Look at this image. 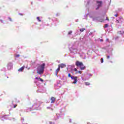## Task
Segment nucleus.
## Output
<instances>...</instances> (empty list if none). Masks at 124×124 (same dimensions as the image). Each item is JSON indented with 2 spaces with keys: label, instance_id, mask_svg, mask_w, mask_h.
I'll list each match as a JSON object with an SVG mask.
<instances>
[{
  "label": "nucleus",
  "instance_id": "f257e3e1",
  "mask_svg": "<svg viewBox=\"0 0 124 124\" xmlns=\"http://www.w3.org/2000/svg\"><path fill=\"white\" fill-rule=\"evenodd\" d=\"M45 68V63H43L40 64H38L37 67V74H43L44 72V69Z\"/></svg>",
  "mask_w": 124,
  "mask_h": 124
},
{
  "label": "nucleus",
  "instance_id": "f03ea898",
  "mask_svg": "<svg viewBox=\"0 0 124 124\" xmlns=\"http://www.w3.org/2000/svg\"><path fill=\"white\" fill-rule=\"evenodd\" d=\"M72 80H74V81L72 82V84H77L78 82V77H71Z\"/></svg>",
  "mask_w": 124,
  "mask_h": 124
},
{
  "label": "nucleus",
  "instance_id": "7ed1b4c3",
  "mask_svg": "<svg viewBox=\"0 0 124 124\" xmlns=\"http://www.w3.org/2000/svg\"><path fill=\"white\" fill-rule=\"evenodd\" d=\"M76 66H79V67H80V66H82V65H83V62H80L79 61H77L76 62Z\"/></svg>",
  "mask_w": 124,
  "mask_h": 124
},
{
  "label": "nucleus",
  "instance_id": "20e7f679",
  "mask_svg": "<svg viewBox=\"0 0 124 124\" xmlns=\"http://www.w3.org/2000/svg\"><path fill=\"white\" fill-rule=\"evenodd\" d=\"M59 67H60L61 68H64V67H66V65L65 64H63V63H61L60 64H59L58 65Z\"/></svg>",
  "mask_w": 124,
  "mask_h": 124
},
{
  "label": "nucleus",
  "instance_id": "39448f33",
  "mask_svg": "<svg viewBox=\"0 0 124 124\" xmlns=\"http://www.w3.org/2000/svg\"><path fill=\"white\" fill-rule=\"evenodd\" d=\"M13 66V64L12 63H9L7 66L8 69H11Z\"/></svg>",
  "mask_w": 124,
  "mask_h": 124
},
{
  "label": "nucleus",
  "instance_id": "423d86ee",
  "mask_svg": "<svg viewBox=\"0 0 124 124\" xmlns=\"http://www.w3.org/2000/svg\"><path fill=\"white\" fill-rule=\"evenodd\" d=\"M51 103H54V102H55V101H56V98L55 97H52L51 98Z\"/></svg>",
  "mask_w": 124,
  "mask_h": 124
},
{
  "label": "nucleus",
  "instance_id": "0eeeda50",
  "mask_svg": "<svg viewBox=\"0 0 124 124\" xmlns=\"http://www.w3.org/2000/svg\"><path fill=\"white\" fill-rule=\"evenodd\" d=\"M80 68L81 70H84L85 68H86V66H84V64H83L82 66H80Z\"/></svg>",
  "mask_w": 124,
  "mask_h": 124
},
{
  "label": "nucleus",
  "instance_id": "6e6552de",
  "mask_svg": "<svg viewBox=\"0 0 124 124\" xmlns=\"http://www.w3.org/2000/svg\"><path fill=\"white\" fill-rule=\"evenodd\" d=\"M24 68H25V66H23L21 68H19L18 71L22 72V71L24 70Z\"/></svg>",
  "mask_w": 124,
  "mask_h": 124
},
{
  "label": "nucleus",
  "instance_id": "1a4fd4ad",
  "mask_svg": "<svg viewBox=\"0 0 124 124\" xmlns=\"http://www.w3.org/2000/svg\"><path fill=\"white\" fill-rule=\"evenodd\" d=\"M35 79H36V80H39L40 81H41V82H44V80H43V79H42V78H35Z\"/></svg>",
  "mask_w": 124,
  "mask_h": 124
},
{
  "label": "nucleus",
  "instance_id": "9d476101",
  "mask_svg": "<svg viewBox=\"0 0 124 124\" xmlns=\"http://www.w3.org/2000/svg\"><path fill=\"white\" fill-rule=\"evenodd\" d=\"M97 4L98 5V7H100V6H101V1H97Z\"/></svg>",
  "mask_w": 124,
  "mask_h": 124
},
{
  "label": "nucleus",
  "instance_id": "9b49d317",
  "mask_svg": "<svg viewBox=\"0 0 124 124\" xmlns=\"http://www.w3.org/2000/svg\"><path fill=\"white\" fill-rule=\"evenodd\" d=\"M60 69H61V68L60 67H58V68L56 70V75H58V72L60 71Z\"/></svg>",
  "mask_w": 124,
  "mask_h": 124
},
{
  "label": "nucleus",
  "instance_id": "f8f14e48",
  "mask_svg": "<svg viewBox=\"0 0 124 124\" xmlns=\"http://www.w3.org/2000/svg\"><path fill=\"white\" fill-rule=\"evenodd\" d=\"M85 28H82L80 30V31L83 32L85 31Z\"/></svg>",
  "mask_w": 124,
  "mask_h": 124
},
{
  "label": "nucleus",
  "instance_id": "ddd939ff",
  "mask_svg": "<svg viewBox=\"0 0 124 124\" xmlns=\"http://www.w3.org/2000/svg\"><path fill=\"white\" fill-rule=\"evenodd\" d=\"M68 77L70 78H71V77H73V76H71V75H70V74H68Z\"/></svg>",
  "mask_w": 124,
  "mask_h": 124
},
{
  "label": "nucleus",
  "instance_id": "4468645a",
  "mask_svg": "<svg viewBox=\"0 0 124 124\" xmlns=\"http://www.w3.org/2000/svg\"><path fill=\"white\" fill-rule=\"evenodd\" d=\"M37 19L38 20V21H39V22H41V20H40V18H39V17H37Z\"/></svg>",
  "mask_w": 124,
  "mask_h": 124
},
{
  "label": "nucleus",
  "instance_id": "2eb2a0df",
  "mask_svg": "<svg viewBox=\"0 0 124 124\" xmlns=\"http://www.w3.org/2000/svg\"><path fill=\"white\" fill-rule=\"evenodd\" d=\"M85 85L86 86H89L90 85V83H89V82H85Z\"/></svg>",
  "mask_w": 124,
  "mask_h": 124
},
{
  "label": "nucleus",
  "instance_id": "dca6fc26",
  "mask_svg": "<svg viewBox=\"0 0 124 124\" xmlns=\"http://www.w3.org/2000/svg\"><path fill=\"white\" fill-rule=\"evenodd\" d=\"M101 63H103V58L101 59Z\"/></svg>",
  "mask_w": 124,
  "mask_h": 124
},
{
  "label": "nucleus",
  "instance_id": "f3484780",
  "mask_svg": "<svg viewBox=\"0 0 124 124\" xmlns=\"http://www.w3.org/2000/svg\"><path fill=\"white\" fill-rule=\"evenodd\" d=\"M108 24H105V26H104V28H108Z\"/></svg>",
  "mask_w": 124,
  "mask_h": 124
},
{
  "label": "nucleus",
  "instance_id": "a211bd4d",
  "mask_svg": "<svg viewBox=\"0 0 124 124\" xmlns=\"http://www.w3.org/2000/svg\"><path fill=\"white\" fill-rule=\"evenodd\" d=\"M71 33H72V31H70L68 32V34H71Z\"/></svg>",
  "mask_w": 124,
  "mask_h": 124
},
{
  "label": "nucleus",
  "instance_id": "6ab92c4d",
  "mask_svg": "<svg viewBox=\"0 0 124 124\" xmlns=\"http://www.w3.org/2000/svg\"><path fill=\"white\" fill-rule=\"evenodd\" d=\"M78 73H79V74H82V72L80 71H78Z\"/></svg>",
  "mask_w": 124,
  "mask_h": 124
},
{
  "label": "nucleus",
  "instance_id": "aec40b11",
  "mask_svg": "<svg viewBox=\"0 0 124 124\" xmlns=\"http://www.w3.org/2000/svg\"><path fill=\"white\" fill-rule=\"evenodd\" d=\"M74 71H77V69L76 68L74 69Z\"/></svg>",
  "mask_w": 124,
  "mask_h": 124
},
{
  "label": "nucleus",
  "instance_id": "412c9836",
  "mask_svg": "<svg viewBox=\"0 0 124 124\" xmlns=\"http://www.w3.org/2000/svg\"><path fill=\"white\" fill-rule=\"evenodd\" d=\"M16 107H17V105H15L14 106V108H16Z\"/></svg>",
  "mask_w": 124,
  "mask_h": 124
},
{
  "label": "nucleus",
  "instance_id": "4be33fe9",
  "mask_svg": "<svg viewBox=\"0 0 124 124\" xmlns=\"http://www.w3.org/2000/svg\"><path fill=\"white\" fill-rule=\"evenodd\" d=\"M50 124H55L53 122H50Z\"/></svg>",
  "mask_w": 124,
  "mask_h": 124
},
{
  "label": "nucleus",
  "instance_id": "5701e85b",
  "mask_svg": "<svg viewBox=\"0 0 124 124\" xmlns=\"http://www.w3.org/2000/svg\"><path fill=\"white\" fill-rule=\"evenodd\" d=\"M106 20H107L108 21H109V19H108V17H106Z\"/></svg>",
  "mask_w": 124,
  "mask_h": 124
},
{
  "label": "nucleus",
  "instance_id": "b1692460",
  "mask_svg": "<svg viewBox=\"0 0 124 124\" xmlns=\"http://www.w3.org/2000/svg\"><path fill=\"white\" fill-rule=\"evenodd\" d=\"M9 19L10 20V21H12V20L10 18V17H9Z\"/></svg>",
  "mask_w": 124,
  "mask_h": 124
},
{
  "label": "nucleus",
  "instance_id": "393cba45",
  "mask_svg": "<svg viewBox=\"0 0 124 124\" xmlns=\"http://www.w3.org/2000/svg\"><path fill=\"white\" fill-rule=\"evenodd\" d=\"M107 58H108V59H109V58H110V56H107Z\"/></svg>",
  "mask_w": 124,
  "mask_h": 124
},
{
  "label": "nucleus",
  "instance_id": "a878e982",
  "mask_svg": "<svg viewBox=\"0 0 124 124\" xmlns=\"http://www.w3.org/2000/svg\"><path fill=\"white\" fill-rule=\"evenodd\" d=\"M50 107H48L47 108V109H50Z\"/></svg>",
  "mask_w": 124,
  "mask_h": 124
},
{
  "label": "nucleus",
  "instance_id": "bb28decb",
  "mask_svg": "<svg viewBox=\"0 0 124 124\" xmlns=\"http://www.w3.org/2000/svg\"><path fill=\"white\" fill-rule=\"evenodd\" d=\"M115 17H118V15H115Z\"/></svg>",
  "mask_w": 124,
  "mask_h": 124
},
{
  "label": "nucleus",
  "instance_id": "cd10ccee",
  "mask_svg": "<svg viewBox=\"0 0 124 124\" xmlns=\"http://www.w3.org/2000/svg\"><path fill=\"white\" fill-rule=\"evenodd\" d=\"M100 22H103V20H100Z\"/></svg>",
  "mask_w": 124,
  "mask_h": 124
},
{
  "label": "nucleus",
  "instance_id": "c85d7f7f",
  "mask_svg": "<svg viewBox=\"0 0 124 124\" xmlns=\"http://www.w3.org/2000/svg\"><path fill=\"white\" fill-rule=\"evenodd\" d=\"M117 23H119V20H117Z\"/></svg>",
  "mask_w": 124,
  "mask_h": 124
},
{
  "label": "nucleus",
  "instance_id": "c756f323",
  "mask_svg": "<svg viewBox=\"0 0 124 124\" xmlns=\"http://www.w3.org/2000/svg\"><path fill=\"white\" fill-rule=\"evenodd\" d=\"M81 79H82V80H84V79L83 78H81Z\"/></svg>",
  "mask_w": 124,
  "mask_h": 124
},
{
  "label": "nucleus",
  "instance_id": "7c9ffc66",
  "mask_svg": "<svg viewBox=\"0 0 124 124\" xmlns=\"http://www.w3.org/2000/svg\"><path fill=\"white\" fill-rule=\"evenodd\" d=\"M90 76H92V75H90Z\"/></svg>",
  "mask_w": 124,
  "mask_h": 124
},
{
  "label": "nucleus",
  "instance_id": "2f4dec72",
  "mask_svg": "<svg viewBox=\"0 0 124 124\" xmlns=\"http://www.w3.org/2000/svg\"><path fill=\"white\" fill-rule=\"evenodd\" d=\"M17 57H19V55H18Z\"/></svg>",
  "mask_w": 124,
  "mask_h": 124
},
{
  "label": "nucleus",
  "instance_id": "473e14b6",
  "mask_svg": "<svg viewBox=\"0 0 124 124\" xmlns=\"http://www.w3.org/2000/svg\"><path fill=\"white\" fill-rule=\"evenodd\" d=\"M123 33H124V31L123 32Z\"/></svg>",
  "mask_w": 124,
  "mask_h": 124
}]
</instances>
